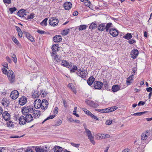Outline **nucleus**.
Here are the masks:
<instances>
[{
    "instance_id": "obj_14",
    "label": "nucleus",
    "mask_w": 152,
    "mask_h": 152,
    "mask_svg": "<svg viewBox=\"0 0 152 152\" xmlns=\"http://www.w3.org/2000/svg\"><path fill=\"white\" fill-rule=\"evenodd\" d=\"M139 54V52L138 50L136 49H134L132 50L131 53V55L132 57L134 58H135Z\"/></svg>"
},
{
    "instance_id": "obj_49",
    "label": "nucleus",
    "mask_w": 152,
    "mask_h": 152,
    "mask_svg": "<svg viewBox=\"0 0 152 152\" xmlns=\"http://www.w3.org/2000/svg\"><path fill=\"white\" fill-rule=\"evenodd\" d=\"M146 112H141L139 113H134L133 114V115L134 116H140L141 115L145 113Z\"/></svg>"
},
{
    "instance_id": "obj_22",
    "label": "nucleus",
    "mask_w": 152,
    "mask_h": 152,
    "mask_svg": "<svg viewBox=\"0 0 152 152\" xmlns=\"http://www.w3.org/2000/svg\"><path fill=\"white\" fill-rule=\"evenodd\" d=\"M1 103L4 107H7L8 106L9 102L7 99L4 98L1 101Z\"/></svg>"
},
{
    "instance_id": "obj_5",
    "label": "nucleus",
    "mask_w": 152,
    "mask_h": 152,
    "mask_svg": "<svg viewBox=\"0 0 152 152\" xmlns=\"http://www.w3.org/2000/svg\"><path fill=\"white\" fill-rule=\"evenodd\" d=\"M41 100L39 99H37L34 102V104L35 108L37 109L41 108L42 103Z\"/></svg>"
},
{
    "instance_id": "obj_58",
    "label": "nucleus",
    "mask_w": 152,
    "mask_h": 152,
    "mask_svg": "<svg viewBox=\"0 0 152 152\" xmlns=\"http://www.w3.org/2000/svg\"><path fill=\"white\" fill-rule=\"evenodd\" d=\"M118 108V107L116 106H113L110 107L111 112L113 111L116 110Z\"/></svg>"
},
{
    "instance_id": "obj_9",
    "label": "nucleus",
    "mask_w": 152,
    "mask_h": 152,
    "mask_svg": "<svg viewBox=\"0 0 152 152\" xmlns=\"http://www.w3.org/2000/svg\"><path fill=\"white\" fill-rule=\"evenodd\" d=\"M19 93L18 91L15 90L12 91L10 94V97L13 99H16L18 96Z\"/></svg>"
},
{
    "instance_id": "obj_4",
    "label": "nucleus",
    "mask_w": 152,
    "mask_h": 152,
    "mask_svg": "<svg viewBox=\"0 0 152 152\" xmlns=\"http://www.w3.org/2000/svg\"><path fill=\"white\" fill-rule=\"evenodd\" d=\"M58 22V20L54 17L50 18L49 20V24L53 26H56Z\"/></svg>"
},
{
    "instance_id": "obj_54",
    "label": "nucleus",
    "mask_w": 152,
    "mask_h": 152,
    "mask_svg": "<svg viewBox=\"0 0 152 152\" xmlns=\"http://www.w3.org/2000/svg\"><path fill=\"white\" fill-rule=\"evenodd\" d=\"M69 30V29L64 30L62 31V34L64 35H66L68 33Z\"/></svg>"
},
{
    "instance_id": "obj_25",
    "label": "nucleus",
    "mask_w": 152,
    "mask_h": 152,
    "mask_svg": "<svg viewBox=\"0 0 152 152\" xmlns=\"http://www.w3.org/2000/svg\"><path fill=\"white\" fill-rule=\"evenodd\" d=\"M120 89V86L118 85H114L112 86V90L113 92H116Z\"/></svg>"
},
{
    "instance_id": "obj_59",
    "label": "nucleus",
    "mask_w": 152,
    "mask_h": 152,
    "mask_svg": "<svg viewBox=\"0 0 152 152\" xmlns=\"http://www.w3.org/2000/svg\"><path fill=\"white\" fill-rule=\"evenodd\" d=\"M58 108L57 107H55L54 109L53 112L54 114H56L57 113L58 111Z\"/></svg>"
},
{
    "instance_id": "obj_40",
    "label": "nucleus",
    "mask_w": 152,
    "mask_h": 152,
    "mask_svg": "<svg viewBox=\"0 0 152 152\" xmlns=\"http://www.w3.org/2000/svg\"><path fill=\"white\" fill-rule=\"evenodd\" d=\"M47 92L44 90H42L40 91V94L41 96L42 97L45 96L47 94Z\"/></svg>"
},
{
    "instance_id": "obj_36",
    "label": "nucleus",
    "mask_w": 152,
    "mask_h": 152,
    "mask_svg": "<svg viewBox=\"0 0 152 152\" xmlns=\"http://www.w3.org/2000/svg\"><path fill=\"white\" fill-rule=\"evenodd\" d=\"M148 132H146L145 133H143L141 136V139L142 140H145L147 139L148 137Z\"/></svg>"
},
{
    "instance_id": "obj_50",
    "label": "nucleus",
    "mask_w": 152,
    "mask_h": 152,
    "mask_svg": "<svg viewBox=\"0 0 152 152\" xmlns=\"http://www.w3.org/2000/svg\"><path fill=\"white\" fill-rule=\"evenodd\" d=\"M55 115H52L49 116V117H48L46 119L44 120L42 122V123H43L44 122H45L48 120L53 118L55 117Z\"/></svg>"
},
{
    "instance_id": "obj_60",
    "label": "nucleus",
    "mask_w": 152,
    "mask_h": 152,
    "mask_svg": "<svg viewBox=\"0 0 152 152\" xmlns=\"http://www.w3.org/2000/svg\"><path fill=\"white\" fill-rule=\"evenodd\" d=\"M95 110L96 111H98V112L102 113H104L105 112V110H104V109H96Z\"/></svg>"
},
{
    "instance_id": "obj_39",
    "label": "nucleus",
    "mask_w": 152,
    "mask_h": 152,
    "mask_svg": "<svg viewBox=\"0 0 152 152\" xmlns=\"http://www.w3.org/2000/svg\"><path fill=\"white\" fill-rule=\"evenodd\" d=\"M132 36L131 34L129 33L126 34L125 36L123 37V38L127 39V40H129L132 38Z\"/></svg>"
},
{
    "instance_id": "obj_3",
    "label": "nucleus",
    "mask_w": 152,
    "mask_h": 152,
    "mask_svg": "<svg viewBox=\"0 0 152 152\" xmlns=\"http://www.w3.org/2000/svg\"><path fill=\"white\" fill-rule=\"evenodd\" d=\"M9 80L11 83H13L15 80V76L14 72L12 70L8 71L7 75Z\"/></svg>"
},
{
    "instance_id": "obj_26",
    "label": "nucleus",
    "mask_w": 152,
    "mask_h": 152,
    "mask_svg": "<svg viewBox=\"0 0 152 152\" xmlns=\"http://www.w3.org/2000/svg\"><path fill=\"white\" fill-rule=\"evenodd\" d=\"M25 34L26 37L29 40L32 42H34V38L28 32H26Z\"/></svg>"
},
{
    "instance_id": "obj_15",
    "label": "nucleus",
    "mask_w": 152,
    "mask_h": 152,
    "mask_svg": "<svg viewBox=\"0 0 152 152\" xmlns=\"http://www.w3.org/2000/svg\"><path fill=\"white\" fill-rule=\"evenodd\" d=\"M2 116L4 120L7 121L10 120V116L8 112L5 111L2 113Z\"/></svg>"
},
{
    "instance_id": "obj_6",
    "label": "nucleus",
    "mask_w": 152,
    "mask_h": 152,
    "mask_svg": "<svg viewBox=\"0 0 152 152\" xmlns=\"http://www.w3.org/2000/svg\"><path fill=\"white\" fill-rule=\"evenodd\" d=\"M109 31L110 34L113 37H116L118 34V30L115 28H110Z\"/></svg>"
},
{
    "instance_id": "obj_38",
    "label": "nucleus",
    "mask_w": 152,
    "mask_h": 152,
    "mask_svg": "<svg viewBox=\"0 0 152 152\" xmlns=\"http://www.w3.org/2000/svg\"><path fill=\"white\" fill-rule=\"evenodd\" d=\"M34 13H31L29 15L25 17V19L27 20L33 19L34 17Z\"/></svg>"
},
{
    "instance_id": "obj_52",
    "label": "nucleus",
    "mask_w": 152,
    "mask_h": 152,
    "mask_svg": "<svg viewBox=\"0 0 152 152\" xmlns=\"http://www.w3.org/2000/svg\"><path fill=\"white\" fill-rule=\"evenodd\" d=\"M70 144L72 146L77 148H78L79 147L80 145V144H76L74 143L73 142H71L70 143Z\"/></svg>"
},
{
    "instance_id": "obj_63",
    "label": "nucleus",
    "mask_w": 152,
    "mask_h": 152,
    "mask_svg": "<svg viewBox=\"0 0 152 152\" xmlns=\"http://www.w3.org/2000/svg\"><path fill=\"white\" fill-rule=\"evenodd\" d=\"M145 102L143 101H140L138 103V105L139 106H140V105H143L145 104Z\"/></svg>"
},
{
    "instance_id": "obj_7",
    "label": "nucleus",
    "mask_w": 152,
    "mask_h": 152,
    "mask_svg": "<svg viewBox=\"0 0 152 152\" xmlns=\"http://www.w3.org/2000/svg\"><path fill=\"white\" fill-rule=\"evenodd\" d=\"M95 136L97 139L99 140L109 138L110 136L108 134H96Z\"/></svg>"
},
{
    "instance_id": "obj_33",
    "label": "nucleus",
    "mask_w": 152,
    "mask_h": 152,
    "mask_svg": "<svg viewBox=\"0 0 152 152\" xmlns=\"http://www.w3.org/2000/svg\"><path fill=\"white\" fill-rule=\"evenodd\" d=\"M39 95V93L37 90H34L33 91L32 97L33 98L38 97Z\"/></svg>"
},
{
    "instance_id": "obj_53",
    "label": "nucleus",
    "mask_w": 152,
    "mask_h": 152,
    "mask_svg": "<svg viewBox=\"0 0 152 152\" xmlns=\"http://www.w3.org/2000/svg\"><path fill=\"white\" fill-rule=\"evenodd\" d=\"M17 10L16 8L15 7L11 8L9 9V10L11 14H12L15 11H16Z\"/></svg>"
},
{
    "instance_id": "obj_2",
    "label": "nucleus",
    "mask_w": 152,
    "mask_h": 152,
    "mask_svg": "<svg viewBox=\"0 0 152 152\" xmlns=\"http://www.w3.org/2000/svg\"><path fill=\"white\" fill-rule=\"evenodd\" d=\"M77 74L79 77L84 78L87 75L88 72L86 69L82 68L78 70Z\"/></svg>"
},
{
    "instance_id": "obj_10",
    "label": "nucleus",
    "mask_w": 152,
    "mask_h": 152,
    "mask_svg": "<svg viewBox=\"0 0 152 152\" xmlns=\"http://www.w3.org/2000/svg\"><path fill=\"white\" fill-rule=\"evenodd\" d=\"M42 103L41 109L44 110H46L49 104L48 101L45 99H43L42 101Z\"/></svg>"
},
{
    "instance_id": "obj_31",
    "label": "nucleus",
    "mask_w": 152,
    "mask_h": 152,
    "mask_svg": "<svg viewBox=\"0 0 152 152\" xmlns=\"http://www.w3.org/2000/svg\"><path fill=\"white\" fill-rule=\"evenodd\" d=\"M12 40L13 42L17 45V46L19 48H21V45L19 43V41L16 39V38L14 37H13L12 38Z\"/></svg>"
},
{
    "instance_id": "obj_24",
    "label": "nucleus",
    "mask_w": 152,
    "mask_h": 152,
    "mask_svg": "<svg viewBox=\"0 0 152 152\" xmlns=\"http://www.w3.org/2000/svg\"><path fill=\"white\" fill-rule=\"evenodd\" d=\"M59 45L58 44H54L52 47V50L53 53H54L56 54V52L58 51Z\"/></svg>"
},
{
    "instance_id": "obj_18",
    "label": "nucleus",
    "mask_w": 152,
    "mask_h": 152,
    "mask_svg": "<svg viewBox=\"0 0 152 152\" xmlns=\"http://www.w3.org/2000/svg\"><path fill=\"white\" fill-rule=\"evenodd\" d=\"M64 7L66 10H69L70 9L72 6V4L69 2H66L64 4Z\"/></svg>"
},
{
    "instance_id": "obj_35",
    "label": "nucleus",
    "mask_w": 152,
    "mask_h": 152,
    "mask_svg": "<svg viewBox=\"0 0 152 152\" xmlns=\"http://www.w3.org/2000/svg\"><path fill=\"white\" fill-rule=\"evenodd\" d=\"M88 139L90 140V142L93 145L95 144V142L94 140V137L92 134L88 136Z\"/></svg>"
},
{
    "instance_id": "obj_20",
    "label": "nucleus",
    "mask_w": 152,
    "mask_h": 152,
    "mask_svg": "<svg viewBox=\"0 0 152 152\" xmlns=\"http://www.w3.org/2000/svg\"><path fill=\"white\" fill-rule=\"evenodd\" d=\"M19 121V124L21 125H24L26 122L25 116L24 115L20 117Z\"/></svg>"
},
{
    "instance_id": "obj_11",
    "label": "nucleus",
    "mask_w": 152,
    "mask_h": 152,
    "mask_svg": "<svg viewBox=\"0 0 152 152\" xmlns=\"http://www.w3.org/2000/svg\"><path fill=\"white\" fill-rule=\"evenodd\" d=\"M33 113V118H39L41 115L40 112L37 110H35L33 108V111L32 112Z\"/></svg>"
},
{
    "instance_id": "obj_37",
    "label": "nucleus",
    "mask_w": 152,
    "mask_h": 152,
    "mask_svg": "<svg viewBox=\"0 0 152 152\" xmlns=\"http://www.w3.org/2000/svg\"><path fill=\"white\" fill-rule=\"evenodd\" d=\"M97 27V25L96 24V22H94L91 23L90 26L89 27V28L91 29H95Z\"/></svg>"
},
{
    "instance_id": "obj_28",
    "label": "nucleus",
    "mask_w": 152,
    "mask_h": 152,
    "mask_svg": "<svg viewBox=\"0 0 152 152\" xmlns=\"http://www.w3.org/2000/svg\"><path fill=\"white\" fill-rule=\"evenodd\" d=\"M36 152H44L45 150L44 147L41 146H36L35 148Z\"/></svg>"
},
{
    "instance_id": "obj_48",
    "label": "nucleus",
    "mask_w": 152,
    "mask_h": 152,
    "mask_svg": "<svg viewBox=\"0 0 152 152\" xmlns=\"http://www.w3.org/2000/svg\"><path fill=\"white\" fill-rule=\"evenodd\" d=\"M68 62L66 61V60H63L61 63V64L64 66L66 67V66H67V64H68Z\"/></svg>"
},
{
    "instance_id": "obj_12",
    "label": "nucleus",
    "mask_w": 152,
    "mask_h": 152,
    "mask_svg": "<svg viewBox=\"0 0 152 152\" xmlns=\"http://www.w3.org/2000/svg\"><path fill=\"white\" fill-rule=\"evenodd\" d=\"M26 10L22 9L19 10L18 12V15L20 17L24 18H25L26 15Z\"/></svg>"
},
{
    "instance_id": "obj_46",
    "label": "nucleus",
    "mask_w": 152,
    "mask_h": 152,
    "mask_svg": "<svg viewBox=\"0 0 152 152\" xmlns=\"http://www.w3.org/2000/svg\"><path fill=\"white\" fill-rule=\"evenodd\" d=\"M77 67L75 65H73L72 69H70V71L71 72L73 73L75 72V71L77 69Z\"/></svg>"
},
{
    "instance_id": "obj_17",
    "label": "nucleus",
    "mask_w": 152,
    "mask_h": 152,
    "mask_svg": "<svg viewBox=\"0 0 152 152\" xmlns=\"http://www.w3.org/2000/svg\"><path fill=\"white\" fill-rule=\"evenodd\" d=\"M27 99L26 97L23 96L20 98L19 99V102L21 105H23L27 102Z\"/></svg>"
},
{
    "instance_id": "obj_30",
    "label": "nucleus",
    "mask_w": 152,
    "mask_h": 152,
    "mask_svg": "<svg viewBox=\"0 0 152 152\" xmlns=\"http://www.w3.org/2000/svg\"><path fill=\"white\" fill-rule=\"evenodd\" d=\"M133 77H134L133 76V75H131L127 79L126 83L128 85H130L131 83L132 82L133 80Z\"/></svg>"
},
{
    "instance_id": "obj_16",
    "label": "nucleus",
    "mask_w": 152,
    "mask_h": 152,
    "mask_svg": "<svg viewBox=\"0 0 152 152\" xmlns=\"http://www.w3.org/2000/svg\"><path fill=\"white\" fill-rule=\"evenodd\" d=\"M26 122L29 123L32 121L33 120V118L31 114H26L24 115Z\"/></svg>"
},
{
    "instance_id": "obj_27",
    "label": "nucleus",
    "mask_w": 152,
    "mask_h": 152,
    "mask_svg": "<svg viewBox=\"0 0 152 152\" xmlns=\"http://www.w3.org/2000/svg\"><path fill=\"white\" fill-rule=\"evenodd\" d=\"M68 86L75 94H76L77 91L75 88L72 83H69L68 85Z\"/></svg>"
},
{
    "instance_id": "obj_34",
    "label": "nucleus",
    "mask_w": 152,
    "mask_h": 152,
    "mask_svg": "<svg viewBox=\"0 0 152 152\" xmlns=\"http://www.w3.org/2000/svg\"><path fill=\"white\" fill-rule=\"evenodd\" d=\"M84 3L86 6L89 7L91 9L93 7L91 2L88 0H84Z\"/></svg>"
},
{
    "instance_id": "obj_43",
    "label": "nucleus",
    "mask_w": 152,
    "mask_h": 152,
    "mask_svg": "<svg viewBox=\"0 0 152 152\" xmlns=\"http://www.w3.org/2000/svg\"><path fill=\"white\" fill-rule=\"evenodd\" d=\"M84 128L85 130V132L86 133L87 136L92 134L91 132V131L89 129L87 128L86 126H84ZM84 133H85V132Z\"/></svg>"
},
{
    "instance_id": "obj_47",
    "label": "nucleus",
    "mask_w": 152,
    "mask_h": 152,
    "mask_svg": "<svg viewBox=\"0 0 152 152\" xmlns=\"http://www.w3.org/2000/svg\"><path fill=\"white\" fill-rule=\"evenodd\" d=\"M7 126L8 127L12 128L14 127V125L12 122L9 121L7 123Z\"/></svg>"
},
{
    "instance_id": "obj_8",
    "label": "nucleus",
    "mask_w": 152,
    "mask_h": 152,
    "mask_svg": "<svg viewBox=\"0 0 152 152\" xmlns=\"http://www.w3.org/2000/svg\"><path fill=\"white\" fill-rule=\"evenodd\" d=\"M103 86V83L98 81H95L94 83V87L95 89H100Z\"/></svg>"
},
{
    "instance_id": "obj_61",
    "label": "nucleus",
    "mask_w": 152,
    "mask_h": 152,
    "mask_svg": "<svg viewBox=\"0 0 152 152\" xmlns=\"http://www.w3.org/2000/svg\"><path fill=\"white\" fill-rule=\"evenodd\" d=\"M99 105L98 104L94 102V103L93 104L92 106H91V107L96 108L97 107L99 106Z\"/></svg>"
},
{
    "instance_id": "obj_44",
    "label": "nucleus",
    "mask_w": 152,
    "mask_h": 152,
    "mask_svg": "<svg viewBox=\"0 0 152 152\" xmlns=\"http://www.w3.org/2000/svg\"><path fill=\"white\" fill-rule=\"evenodd\" d=\"M48 19L47 18H45L43 21L40 24L43 26H46L47 25V21Z\"/></svg>"
},
{
    "instance_id": "obj_19",
    "label": "nucleus",
    "mask_w": 152,
    "mask_h": 152,
    "mask_svg": "<svg viewBox=\"0 0 152 152\" xmlns=\"http://www.w3.org/2000/svg\"><path fill=\"white\" fill-rule=\"evenodd\" d=\"M98 30L99 31H103L106 30L105 23H102L98 26Z\"/></svg>"
},
{
    "instance_id": "obj_64",
    "label": "nucleus",
    "mask_w": 152,
    "mask_h": 152,
    "mask_svg": "<svg viewBox=\"0 0 152 152\" xmlns=\"http://www.w3.org/2000/svg\"><path fill=\"white\" fill-rule=\"evenodd\" d=\"M135 42L136 41L134 39H132L128 41L129 43L131 44H133V43H135Z\"/></svg>"
},
{
    "instance_id": "obj_42",
    "label": "nucleus",
    "mask_w": 152,
    "mask_h": 152,
    "mask_svg": "<svg viewBox=\"0 0 152 152\" xmlns=\"http://www.w3.org/2000/svg\"><path fill=\"white\" fill-rule=\"evenodd\" d=\"M94 101L89 100L86 99L85 100L86 103L88 105H89L91 107L92 106Z\"/></svg>"
},
{
    "instance_id": "obj_13",
    "label": "nucleus",
    "mask_w": 152,
    "mask_h": 152,
    "mask_svg": "<svg viewBox=\"0 0 152 152\" xmlns=\"http://www.w3.org/2000/svg\"><path fill=\"white\" fill-rule=\"evenodd\" d=\"M51 56L54 60L57 62V63H58L61 62V59L56 54H55L54 53H52L51 54Z\"/></svg>"
},
{
    "instance_id": "obj_51",
    "label": "nucleus",
    "mask_w": 152,
    "mask_h": 152,
    "mask_svg": "<svg viewBox=\"0 0 152 152\" xmlns=\"http://www.w3.org/2000/svg\"><path fill=\"white\" fill-rule=\"evenodd\" d=\"M86 28V26L85 25H80L79 26V30H82L85 29Z\"/></svg>"
},
{
    "instance_id": "obj_62",
    "label": "nucleus",
    "mask_w": 152,
    "mask_h": 152,
    "mask_svg": "<svg viewBox=\"0 0 152 152\" xmlns=\"http://www.w3.org/2000/svg\"><path fill=\"white\" fill-rule=\"evenodd\" d=\"M136 69H137L136 68L134 67L133 68L132 70L133 72H132L131 75H133V76H134V75L136 73Z\"/></svg>"
},
{
    "instance_id": "obj_32",
    "label": "nucleus",
    "mask_w": 152,
    "mask_h": 152,
    "mask_svg": "<svg viewBox=\"0 0 152 152\" xmlns=\"http://www.w3.org/2000/svg\"><path fill=\"white\" fill-rule=\"evenodd\" d=\"M105 27H106V31L108 32L109 31V28H113V25L112 23H109L106 24L105 23Z\"/></svg>"
},
{
    "instance_id": "obj_56",
    "label": "nucleus",
    "mask_w": 152,
    "mask_h": 152,
    "mask_svg": "<svg viewBox=\"0 0 152 152\" xmlns=\"http://www.w3.org/2000/svg\"><path fill=\"white\" fill-rule=\"evenodd\" d=\"M112 122V121L111 120H107L105 122V124L108 125H110Z\"/></svg>"
},
{
    "instance_id": "obj_45",
    "label": "nucleus",
    "mask_w": 152,
    "mask_h": 152,
    "mask_svg": "<svg viewBox=\"0 0 152 152\" xmlns=\"http://www.w3.org/2000/svg\"><path fill=\"white\" fill-rule=\"evenodd\" d=\"M82 110L84 113L88 115L91 116V114H92L90 111L85 108H83Z\"/></svg>"
},
{
    "instance_id": "obj_57",
    "label": "nucleus",
    "mask_w": 152,
    "mask_h": 152,
    "mask_svg": "<svg viewBox=\"0 0 152 152\" xmlns=\"http://www.w3.org/2000/svg\"><path fill=\"white\" fill-rule=\"evenodd\" d=\"M3 73L5 75H7V73L8 72L7 70L4 67L2 68L1 69Z\"/></svg>"
},
{
    "instance_id": "obj_41",
    "label": "nucleus",
    "mask_w": 152,
    "mask_h": 152,
    "mask_svg": "<svg viewBox=\"0 0 152 152\" xmlns=\"http://www.w3.org/2000/svg\"><path fill=\"white\" fill-rule=\"evenodd\" d=\"M11 56L12 58L13 61L16 64L17 62V58L15 54L14 53H11Z\"/></svg>"
},
{
    "instance_id": "obj_23",
    "label": "nucleus",
    "mask_w": 152,
    "mask_h": 152,
    "mask_svg": "<svg viewBox=\"0 0 152 152\" xmlns=\"http://www.w3.org/2000/svg\"><path fill=\"white\" fill-rule=\"evenodd\" d=\"M62 148L58 146H55L53 148L54 152H62Z\"/></svg>"
},
{
    "instance_id": "obj_1",
    "label": "nucleus",
    "mask_w": 152,
    "mask_h": 152,
    "mask_svg": "<svg viewBox=\"0 0 152 152\" xmlns=\"http://www.w3.org/2000/svg\"><path fill=\"white\" fill-rule=\"evenodd\" d=\"M33 111V106H25L23 107L21 109L22 113L24 115L29 114V113H32Z\"/></svg>"
},
{
    "instance_id": "obj_21",
    "label": "nucleus",
    "mask_w": 152,
    "mask_h": 152,
    "mask_svg": "<svg viewBox=\"0 0 152 152\" xmlns=\"http://www.w3.org/2000/svg\"><path fill=\"white\" fill-rule=\"evenodd\" d=\"M62 38L60 35H57L53 38V40L55 42H59L62 40Z\"/></svg>"
},
{
    "instance_id": "obj_55",
    "label": "nucleus",
    "mask_w": 152,
    "mask_h": 152,
    "mask_svg": "<svg viewBox=\"0 0 152 152\" xmlns=\"http://www.w3.org/2000/svg\"><path fill=\"white\" fill-rule=\"evenodd\" d=\"M62 123V121L60 119L58 120L56 122V123L55 124V126H58L60 125Z\"/></svg>"
},
{
    "instance_id": "obj_29",
    "label": "nucleus",
    "mask_w": 152,
    "mask_h": 152,
    "mask_svg": "<svg viewBox=\"0 0 152 152\" xmlns=\"http://www.w3.org/2000/svg\"><path fill=\"white\" fill-rule=\"evenodd\" d=\"M95 80L94 78L92 76L90 77L87 80V83L88 85L91 86Z\"/></svg>"
}]
</instances>
